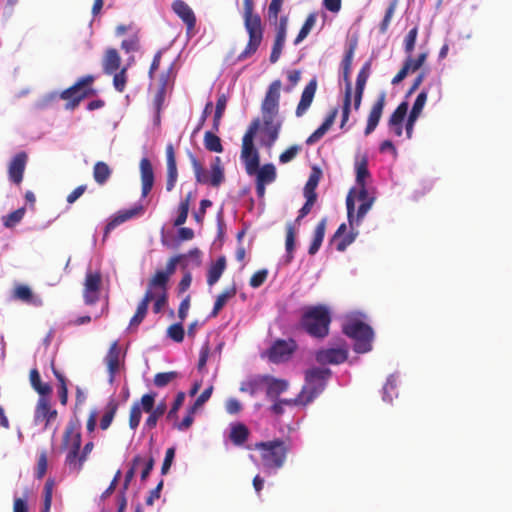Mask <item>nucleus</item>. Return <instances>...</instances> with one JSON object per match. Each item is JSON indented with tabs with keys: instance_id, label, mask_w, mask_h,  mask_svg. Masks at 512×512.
Listing matches in <instances>:
<instances>
[{
	"instance_id": "nucleus-1",
	"label": "nucleus",
	"mask_w": 512,
	"mask_h": 512,
	"mask_svg": "<svg viewBox=\"0 0 512 512\" xmlns=\"http://www.w3.org/2000/svg\"><path fill=\"white\" fill-rule=\"evenodd\" d=\"M292 448L293 442L289 436L254 444V449L260 453L264 469L273 471H277L285 465Z\"/></svg>"
},
{
	"instance_id": "nucleus-2",
	"label": "nucleus",
	"mask_w": 512,
	"mask_h": 512,
	"mask_svg": "<svg viewBox=\"0 0 512 512\" xmlns=\"http://www.w3.org/2000/svg\"><path fill=\"white\" fill-rule=\"evenodd\" d=\"M82 437L75 424L69 423L64 431L62 447L68 452L65 457V464L73 471L80 472L85 461L94 448L92 441L87 442L81 449Z\"/></svg>"
},
{
	"instance_id": "nucleus-3",
	"label": "nucleus",
	"mask_w": 512,
	"mask_h": 512,
	"mask_svg": "<svg viewBox=\"0 0 512 512\" xmlns=\"http://www.w3.org/2000/svg\"><path fill=\"white\" fill-rule=\"evenodd\" d=\"M243 9L244 27L249 38L244 50L237 57L238 61H244L252 57L260 47L264 37L261 17L253 13V0H243Z\"/></svg>"
},
{
	"instance_id": "nucleus-4",
	"label": "nucleus",
	"mask_w": 512,
	"mask_h": 512,
	"mask_svg": "<svg viewBox=\"0 0 512 512\" xmlns=\"http://www.w3.org/2000/svg\"><path fill=\"white\" fill-rule=\"evenodd\" d=\"M331 320L330 311L325 305L310 306L305 309L300 326L310 336L323 339L329 334Z\"/></svg>"
},
{
	"instance_id": "nucleus-5",
	"label": "nucleus",
	"mask_w": 512,
	"mask_h": 512,
	"mask_svg": "<svg viewBox=\"0 0 512 512\" xmlns=\"http://www.w3.org/2000/svg\"><path fill=\"white\" fill-rule=\"evenodd\" d=\"M343 333L352 338L354 350L357 353H366L372 349L373 330L358 318L348 319L342 326Z\"/></svg>"
},
{
	"instance_id": "nucleus-6",
	"label": "nucleus",
	"mask_w": 512,
	"mask_h": 512,
	"mask_svg": "<svg viewBox=\"0 0 512 512\" xmlns=\"http://www.w3.org/2000/svg\"><path fill=\"white\" fill-rule=\"evenodd\" d=\"M331 370L328 368L314 367L305 372V384L300 391V401L310 404L325 389Z\"/></svg>"
},
{
	"instance_id": "nucleus-7",
	"label": "nucleus",
	"mask_w": 512,
	"mask_h": 512,
	"mask_svg": "<svg viewBox=\"0 0 512 512\" xmlns=\"http://www.w3.org/2000/svg\"><path fill=\"white\" fill-rule=\"evenodd\" d=\"M95 81L93 75H85L79 78L71 87L60 93V98L66 101L65 108L74 110L82 100L94 96L96 90L92 87Z\"/></svg>"
},
{
	"instance_id": "nucleus-8",
	"label": "nucleus",
	"mask_w": 512,
	"mask_h": 512,
	"mask_svg": "<svg viewBox=\"0 0 512 512\" xmlns=\"http://www.w3.org/2000/svg\"><path fill=\"white\" fill-rule=\"evenodd\" d=\"M195 179L197 183L208 184L212 187H219L225 181V172L222 165L221 158L216 156L211 163L210 174L204 169L202 163L196 158L195 155L189 154Z\"/></svg>"
},
{
	"instance_id": "nucleus-9",
	"label": "nucleus",
	"mask_w": 512,
	"mask_h": 512,
	"mask_svg": "<svg viewBox=\"0 0 512 512\" xmlns=\"http://www.w3.org/2000/svg\"><path fill=\"white\" fill-rule=\"evenodd\" d=\"M260 121L254 119L242 138L241 159L248 175L252 176L260 164L259 153L254 147V137L259 129Z\"/></svg>"
},
{
	"instance_id": "nucleus-10",
	"label": "nucleus",
	"mask_w": 512,
	"mask_h": 512,
	"mask_svg": "<svg viewBox=\"0 0 512 512\" xmlns=\"http://www.w3.org/2000/svg\"><path fill=\"white\" fill-rule=\"evenodd\" d=\"M357 47V42L353 41L350 43L348 49L345 52L344 58L342 59L341 66L343 70V80L345 82V91L343 98V107H342V119L340 128H344L345 124L349 120V115L351 111V102H352V85L350 81V73L351 66L354 57V53Z\"/></svg>"
},
{
	"instance_id": "nucleus-11",
	"label": "nucleus",
	"mask_w": 512,
	"mask_h": 512,
	"mask_svg": "<svg viewBox=\"0 0 512 512\" xmlns=\"http://www.w3.org/2000/svg\"><path fill=\"white\" fill-rule=\"evenodd\" d=\"M282 83L280 80L273 81L265 95L261 105V112L264 124L270 123L271 119H275L279 112V99Z\"/></svg>"
},
{
	"instance_id": "nucleus-12",
	"label": "nucleus",
	"mask_w": 512,
	"mask_h": 512,
	"mask_svg": "<svg viewBox=\"0 0 512 512\" xmlns=\"http://www.w3.org/2000/svg\"><path fill=\"white\" fill-rule=\"evenodd\" d=\"M296 349L297 343L295 340L278 339L267 351V356L272 363H282L288 361Z\"/></svg>"
},
{
	"instance_id": "nucleus-13",
	"label": "nucleus",
	"mask_w": 512,
	"mask_h": 512,
	"mask_svg": "<svg viewBox=\"0 0 512 512\" xmlns=\"http://www.w3.org/2000/svg\"><path fill=\"white\" fill-rule=\"evenodd\" d=\"M348 358V347L344 341L336 348L318 350L315 354L316 361L321 365L344 363Z\"/></svg>"
},
{
	"instance_id": "nucleus-14",
	"label": "nucleus",
	"mask_w": 512,
	"mask_h": 512,
	"mask_svg": "<svg viewBox=\"0 0 512 512\" xmlns=\"http://www.w3.org/2000/svg\"><path fill=\"white\" fill-rule=\"evenodd\" d=\"M172 11L181 19L186 26V35L188 38L196 34V15L192 8L183 0H175L171 5Z\"/></svg>"
},
{
	"instance_id": "nucleus-15",
	"label": "nucleus",
	"mask_w": 512,
	"mask_h": 512,
	"mask_svg": "<svg viewBox=\"0 0 512 512\" xmlns=\"http://www.w3.org/2000/svg\"><path fill=\"white\" fill-rule=\"evenodd\" d=\"M355 189H350L348 192V195L346 197V208H347V217L348 221L351 227H353L354 224L359 225L367 212L371 209L374 200H368L360 203L356 213H355V203H354V196Z\"/></svg>"
},
{
	"instance_id": "nucleus-16",
	"label": "nucleus",
	"mask_w": 512,
	"mask_h": 512,
	"mask_svg": "<svg viewBox=\"0 0 512 512\" xmlns=\"http://www.w3.org/2000/svg\"><path fill=\"white\" fill-rule=\"evenodd\" d=\"M102 283L100 272H88L84 281L83 298L87 305L95 304L99 300Z\"/></svg>"
},
{
	"instance_id": "nucleus-17",
	"label": "nucleus",
	"mask_w": 512,
	"mask_h": 512,
	"mask_svg": "<svg viewBox=\"0 0 512 512\" xmlns=\"http://www.w3.org/2000/svg\"><path fill=\"white\" fill-rule=\"evenodd\" d=\"M144 295H150V302L153 301L152 310L155 314H158L167 305L168 286H157L148 281L147 290Z\"/></svg>"
},
{
	"instance_id": "nucleus-18",
	"label": "nucleus",
	"mask_w": 512,
	"mask_h": 512,
	"mask_svg": "<svg viewBox=\"0 0 512 512\" xmlns=\"http://www.w3.org/2000/svg\"><path fill=\"white\" fill-rule=\"evenodd\" d=\"M183 260L184 256H180V254L171 257L166 264L165 270H157L149 281H151L153 285L168 286L169 279L175 273L177 264H183Z\"/></svg>"
},
{
	"instance_id": "nucleus-19",
	"label": "nucleus",
	"mask_w": 512,
	"mask_h": 512,
	"mask_svg": "<svg viewBox=\"0 0 512 512\" xmlns=\"http://www.w3.org/2000/svg\"><path fill=\"white\" fill-rule=\"evenodd\" d=\"M27 160V154L25 152H19L10 161L8 175L13 183L19 185L22 182Z\"/></svg>"
},
{
	"instance_id": "nucleus-20",
	"label": "nucleus",
	"mask_w": 512,
	"mask_h": 512,
	"mask_svg": "<svg viewBox=\"0 0 512 512\" xmlns=\"http://www.w3.org/2000/svg\"><path fill=\"white\" fill-rule=\"evenodd\" d=\"M386 102V94L384 92H381L377 98V100L374 102L370 113L368 115L367 119V125L365 128V135L371 134L376 127L378 126V123L381 119L383 109Z\"/></svg>"
},
{
	"instance_id": "nucleus-21",
	"label": "nucleus",
	"mask_w": 512,
	"mask_h": 512,
	"mask_svg": "<svg viewBox=\"0 0 512 512\" xmlns=\"http://www.w3.org/2000/svg\"><path fill=\"white\" fill-rule=\"evenodd\" d=\"M57 410L51 407L48 397H40L35 408V421L45 422V427L57 418Z\"/></svg>"
},
{
	"instance_id": "nucleus-22",
	"label": "nucleus",
	"mask_w": 512,
	"mask_h": 512,
	"mask_svg": "<svg viewBox=\"0 0 512 512\" xmlns=\"http://www.w3.org/2000/svg\"><path fill=\"white\" fill-rule=\"evenodd\" d=\"M120 347L118 344V341H114L107 352V355L105 356V364L107 366V370L109 373V383L113 384L115 380V376L120 368Z\"/></svg>"
},
{
	"instance_id": "nucleus-23",
	"label": "nucleus",
	"mask_w": 512,
	"mask_h": 512,
	"mask_svg": "<svg viewBox=\"0 0 512 512\" xmlns=\"http://www.w3.org/2000/svg\"><path fill=\"white\" fill-rule=\"evenodd\" d=\"M144 209L141 205H136L127 210L119 211L105 226L104 235L107 236L118 225L143 214Z\"/></svg>"
},
{
	"instance_id": "nucleus-24",
	"label": "nucleus",
	"mask_w": 512,
	"mask_h": 512,
	"mask_svg": "<svg viewBox=\"0 0 512 512\" xmlns=\"http://www.w3.org/2000/svg\"><path fill=\"white\" fill-rule=\"evenodd\" d=\"M166 163H167V178H166V190L172 191L176 185L178 179L177 163L175 157V151L172 144L166 146Z\"/></svg>"
},
{
	"instance_id": "nucleus-25",
	"label": "nucleus",
	"mask_w": 512,
	"mask_h": 512,
	"mask_svg": "<svg viewBox=\"0 0 512 512\" xmlns=\"http://www.w3.org/2000/svg\"><path fill=\"white\" fill-rule=\"evenodd\" d=\"M140 174H141V184L142 197H146L153 188L154 184V172L153 167L148 158H142L140 161Z\"/></svg>"
},
{
	"instance_id": "nucleus-26",
	"label": "nucleus",
	"mask_w": 512,
	"mask_h": 512,
	"mask_svg": "<svg viewBox=\"0 0 512 512\" xmlns=\"http://www.w3.org/2000/svg\"><path fill=\"white\" fill-rule=\"evenodd\" d=\"M316 89H317V80L315 78H313L305 86V88L301 94V99L297 105L296 112H295L297 117H301L308 110V108L310 107V105L312 104V101L314 99Z\"/></svg>"
},
{
	"instance_id": "nucleus-27",
	"label": "nucleus",
	"mask_w": 512,
	"mask_h": 512,
	"mask_svg": "<svg viewBox=\"0 0 512 512\" xmlns=\"http://www.w3.org/2000/svg\"><path fill=\"white\" fill-rule=\"evenodd\" d=\"M266 396L270 400H276L278 396L288 389L289 383L284 379H278L270 375H264Z\"/></svg>"
},
{
	"instance_id": "nucleus-28",
	"label": "nucleus",
	"mask_w": 512,
	"mask_h": 512,
	"mask_svg": "<svg viewBox=\"0 0 512 512\" xmlns=\"http://www.w3.org/2000/svg\"><path fill=\"white\" fill-rule=\"evenodd\" d=\"M408 103L406 101L401 102L394 112L391 114L388 120V126L393 130L394 134L398 137L403 134V121L407 115Z\"/></svg>"
},
{
	"instance_id": "nucleus-29",
	"label": "nucleus",
	"mask_w": 512,
	"mask_h": 512,
	"mask_svg": "<svg viewBox=\"0 0 512 512\" xmlns=\"http://www.w3.org/2000/svg\"><path fill=\"white\" fill-rule=\"evenodd\" d=\"M121 65V57L117 49L108 48L102 59V68L105 74L112 75L117 72Z\"/></svg>"
},
{
	"instance_id": "nucleus-30",
	"label": "nucleus",
	"mask_w": 512,
	"mask_h": 512,
	"mask_svg": "<svg viewBox=\"0 0 512 512\" xmlns=\"http://www.w3.org/2000/svg\"><path fill=\"white\" fill-rule=\"evenodd\" d=\"M237 294V287L235 284L224 289L216 298L213 309L209 314L210 318H215L219 315L220 311L227 304V302L234 298Z\"/></svg>"
},
{
	"instance_id": "nucleus-31",
	"label": "nucleus",
	"mask_w": 512,
	"mask_h": 512,
	"mask_svg": "<svg viewBox=\"0 0 512 512\" xmlns=\"http://www.w3.org/2000/svg\"><path fill=\"white\" fill-rule=\"evenodd\" d=\"M326 225V218L321 219L316 225L315 230L313 232V239L308 249V253L310 255H315L319 251L325 236Z\"/></svg>"
},
{
	"instance_id": "nucleus-32",
	"label": "nucleus",
	"mask_w": 512,
	"mask_h": 512,
	"mask_svg": "<svg viewBox=\"0 0 512 512\" xmlns=\"http://www.w3.org/2000/svg\"><path fill=\"white\" fill-rule=\"evenodd\" d=\"M226 269V258L225 256H220L217 260L211 264L207 273V284L209 286H213L216 284L221 278L223 272Z\"/></svg>"
},
{
	"instance_id": "nucleus-33",
	"label": "nucleus",
	"mask_w": 512,
	"mask_h": 512,
	"mask_svg": "<svg viewBox=\"0 0 512 512\" xmlns=\"http://www.w3.org/2000/svg\"><path fill=\"white\" fill-rule=\"evenodd\" d=\"M149 303L150 295H144L137 306L135 314L130 319L129 329L137 328L142 323L147 315Z\"/></svg>"
},
{
	"instance_id": "nucleus-34",
	"label": "nucleus",
	"mask_w": 512,
	"mask_h": 512,
	"mask_svg": "<svg viewBox=\"0 0 512 512\" xmlns=\"http://www.w3.org/2000/svg\"><path fill=\"white\" fill-rule=\"evenodd\" d=\"M112 175V169L104 161H97L93 166V178L94 181L102 186L110 179Z\"/></svg>"
},
{
	"instance_id": "nucleus-35",
	"label": "nucleus",
	"mask_w": 512,
	"mask_h": 512,
	"mask_svg": "<svg viewBox=\"0 0 512 512\" xmlns=\"http://www.w3.org/2000/svg\"><path fill=\"white\" fill-rule=\"evenodd\" d=\"M322 177V170L314 166L312 167L309 178L304 186L303 194L304 196H311L317 198L316 188L319 184V181Z\"/></svg>"
},
{
	"instance_id": "nucleus-36",
	"label": "nucleus",
	"mask_w": 512,
	"mask_h": 512,
	"mask_svg": "<svg viewBox=\"0 0 512 512\" xmlns=\"http://www.w3.org/2000/svg\"><path fill=\"white\" fill-rule=\"evenodd\" d=\"M295 239H296V231L294 226L291 223L286 225V238H285V264H290L294 259V251H295Z\"/></svg>"
},
{
	"instance_id": "nucleus-37",
	"label": "nucleus",
	"mask_w": 512,
	"mask_h": 512,
	"mask_svg": "<svg viewBox=\"0 0 512 512\" xmlns=\"http://www.w3.org/2000/svg\"><path fill=\"white\" fill-rule=\"evenodd\" d=\"M14 298L33 305H40L41 300L33 295L32 290L27 285H18L13 292Z\"/></svg>"
},
{
	"instance_id": "nucleus-38",
	"label": "nucleus",
	"mask_w": 512,
	"mask_h": 512,
	"mask_svg": "<svg viewBox=\"0 0 512 512\" xmlns=\"http://www.w3.org/2000/svg\"><path fill=\"white\" fill-rule=\"evenodd\" d=\"M248 437L249 430L244 424L238 423L231 427L229 438L234 445H243L247 441Z\"/></svg>"
},
{
	"instance_id": "nucleus-39",
	"label": "nucleus",
	"mask_w": 512,
	"mask_h": 512,
	"mask_svg": "<svg viewBox=\"0 0 512 512\" xmlns=\"http://www.w3.org/2000/svg\"><path fill=\"white\" fill-rule=\"evenodd\" d=\"M256 175V180L265 184H270L276 179V169L271 163L265 164L262 167H257V171L253 174Z\"/></svg>"
},
{
	"instance_id": "nucleus-40",
	"label": "nucleus",
	"mask_w": 512,
	"mask_h": 512,
	"mask_svg": "<svg viewBox=\"0 0 512 512\" xmlns=\"http://www.w3.org/2000/svg\"><path fill=\"white\" fill-rule=\"evenodd\" d=\"M30 381L32 387L39 393L40 397H46L51 393V386L41 382L40 374L36 369L31 370Z\"/></svg>"
},
{
	"instance_id": "nucleus-41",
	"label": "nucleus",
	"mask_w": 512,
	"mask_h": 512,
	"mask_svg": "<svg viewBox=\"0 0 512 512\" xmlns=\"http://www.w3.org/2000/svg\"><path fill=\"white\" fill-rule=\"evenodd\" d=\"M263 385L264 375H259L242 382L239 390L241 392L249 393L251 396H253L261 389Z\"/></svg>"
},
{
	"instance_id": "nucleus-42",
	"label": "nucleus",
	"mask_w": 512,
	"mask_h": 512,
	"mask_svg": "<svg viewBox=\"0 0 512 512\" xmlns=\"http://www.w3.org/2000/svg\"><path fill=\"white\" fill-rule=\"evenodd\" d=\"M167 406L165 401H161L158 405L149 412V416L145 421V427L153 429L156 427L158 419L164 415Z\"/></svg>"
},
{
	"instance_id": "nucleus-43",
	"label": "nucleus",
	"mask_w": 512,
	"mask_h": 512,
	"mask_svg": "<svg viewBox=\"0 0 512 512\" xmlns=\"http://www.w3.org/2000/svg\"><path fill=\"white\" fill-rule=\"evenodd\" d=\"M282 122L279 120L271 119L270 123L264 124V130L268 137L267 146L271 147L278 139Z\"/></svg>"
},
{
	"instance_id": "nucleus-44",
	"label": "nucleus",
	"mask_w": 512,
	"mask_h": 512,
	"mask_svg": "<svg viewBox=\"0 0 512 512\" xmlns=\"http://www.w3.org/2000/svg\"><path fill=\"white\" fill-rule=\"evenodd\" d=\"M204 146L210 152H223V146L220 137L211 131H206L204 134Z\"/></svg>"
},
{
	"instance_id": "nucleus-45",
	"label": "nucleus",
	"mask_w": 512,
	"mask_h": 512,
	"mask_svg": "<svg viewBox=\"0 0 512 512\" xmlns=\"http://www.w3.org/2000/svg\"><path fill=\"white\" fill-rule=\"evenodd\" d=\"M355 170L356 184L366 185V179L370 177V172L368 170V160L366 157H363L360 161L355 163Z\"/></svg>"
},
{
	"instance_id": "nucleus-46",
	"label": "nucleus",
	"mask_w": 512,
	"mask_h": 512,
	"mask_svg": "<svg viewBox=\"0 0 512 512\" xmlns=\"http://www.w3.org/2000/svg\"><path fill=\"white\" fill-rule=\"evenodd\" d=\"M52 371H53L54 376L56 377V379L59 382L58 394H59L60 403L65 406L68 401V388H67L66 378L62 373H60L55 368L54 364H52Z\"/></svg>"
},
{
	"instance_id": "nucleus-47",
	"label": "nucleus",
	"mask_w": 512,
	"mask_h": 512,
	"mask_svg": "<svg viewBox=\"0 0 512 512\" xmlns=\"http://www.w3.org/2000/svg\"><path fill=\"white\" fill-rule=\"evenodd\" d=\"M316 23V14L311 13L307 16L304 24L302 25L298 35L294 40V44L298 45L301 43L311 32Z\"/></svg>"
},
{
	"instance_id": "nucleus-48",
	"label": "nucleus",
	"mask_w": 512,
	"mask_h": 512,
	"mask_svg": "<svg viewBox=\"0 0 512 512\" xmlns=\"http://www.w3.org/2000/svg\"><path fill=\"white\" fill-rule=\"evenodd\" d=\"M397 4H398L397 0H392L389 3V5H388V7H387V9L385 11L384 18L381 21V23L379 24V32L381 34H385L388 31V28L390 26L391 20H392V18L394 16L396 8H397Z\"/></svg>"
},
{
	"instance_id": "nucleus-49",
	"label": "nucleus",
	"mask_w": 512,
	"mask_h": 512,
	"mask_svg": "<svg viewBox=\"0 0 512 512\" xmlns=\"http://www.w3.org/2000/svg\"><path fill=\"white\" fill-rule=\"evenodd\" d=\"M190 199L191 194L189 193L186 198L180 202L178 207V215L174 221L175 226H181L186 222L190 207Z\"/></svg>"
},
{
	"instance_id": "nucleus-50",
	"label": "nucleus",
	"mask_w": 512,
	"mask_h": 512,
	"mask_svg": "<svg viewBox=\"0 0 512 512\" xmlns=\"http://www.w3.org/2000/svg\"><path fill=\"white\" fill-rule=\"evenodd\" d=\"M285 40H286V35H281V34L275 35L274 43L272 46V51L270 54V62L271 63H276L279 60L282 50H283V47H284V44H285Z\"/></svg>"
},
{
	"instance_id": "nucleus-51",
	"label": "nucleus",
	"mask_w": 512,
	"mask_h": 512,
	"mask_svg": "<svg viewBox=\"0 0 512 512\" xmlns=\"http://www.w3.org/2000/svg\"><path fill=\"white\" fill-rule=\"evenodd\" d=\"M116 411H117V404L115 402L111 401L107 405L106 411L100 420V428L102 430H106L109 428V426L111 425V423L114 419Z\"/></svg>"
},
{
	"instance_id": "nucleus-52",
	"label": "nucleus",
	"mask_w": 512,
	"mask_h": 512,
	"mask_svg": "<svg viewBox=\"0 0 512 512\" xmlns=\"http://www.w3.org/2000/svg\"><path fill=\"white\" fill-rule=\"evenodd\" d=\"M180 256H184L183 268H186L190 262L196 267L201 265L202 252L198 248H193L188 253L180 254Z\"/></svg>"
},
{
	"instance_id": "nucleus-53",
	"label": "nucleus",
	"mask_w": 512,
	"mask_h": 512,
	"mask_svg": "<svg viewBox=\"0 0 512 512\" xmlns=\"http://www.w3.org/2000/svg\"><path fill=\"white\" fill-rule=\"evenodd\" d=\"M177 377L178 372L176 371L157 373L154 376V385L159 388L165 387Z\"/></svg>"
},
{
	"instance_id": "nucleus-54",
	"label": "nucleus",
	"mask_w": 512,
	"mask_h": 512,
	"mask_svg": "<svg viewBox=\"0 0 512 512\" xmlns=\"http://www.w3.org/2000/svg\"><path fill=\"white\" fill-rule=\"evenodd\" d=\"M54 480L49 478L44 485V502L42 512H49L52 504Z\"/></svg>"
},
{
	"instance_id": "nucleus-55",
	"label": "nucleus",
	"mask_w": 512,
	"mask_h": 512,
	"mask_svg": "<svg viewBox=\"0 0 512 512\" xmlns=\"http://www.w3.org/2000/svg\"><path fill=\"white\" fill-rule=\"evenodd\" d=\"M113 74V86L116 91L122 93L125 90L127 83V67H123Z\"/></svg>"
},
{
	"instance_id": "nucleus-56",
	"label": "nucleus",
	"mask_w": 512,
	"mask_h": 512,
	"mask_svg": "<svg viewBox=\"0 0 512 512\" xmlns=\"http://www.w3.org/2000/svg\"><path fill=\"white\" fill-rule=\"evenodd\" d=\"M142 461V457L140 455H136L133 460H132V466L131 468L126 472L125 474V478H124V482H123V486H122V489L120 491V494L122 492H124V494L126 493V491L128 490L129 488V485L132 481V479L134 478L135 476V470H136V466Z\"/></svg>"
},
{
	"instance_id": "nucleus-57",
	"label": "nucleus",
	"mask_w": 512,
	"mask_h": 512,
	"mask_svg": "<svg viewBox=\"0 0 512 512\" xmlns=\"http://www.w3.org/2000/svg\"><path fill=\"white\" fill-rule=\"evenodd\" d=\"M167 335L170 339L177 343L184 340L185 331L181 322L172 324L167 329Z\"/></svg>"
},
{
	"instance_id": "nucleus-58",
	"label": "nucleus",
	"mask_w": 512,
	"mask_h": 512,
	"mask_svg": "<svg viewBox=\"0 0 512 512\" xmlns=\"http://www.w3.org/2000/svg\"><path fill=\"white\" fill-rule=\"evenodd\" d=\"M357 235H358V232H355L352 228L351 231L344 234L340 239L335 241L337 251H339V252L345 251L346 248L355 241Z\"/></svg>"
},
{
	"instance_id": "nucleus-59",
	"label": "nucleus",
	"mask_w": 512,
	"mask_h": 512,
	"mask_svg": "<svg viewBox=\"0 0 512 512\" xmlns=\"http://www.w3.org/2000/svg\"><path fill=\"white\" fill-rule=\"evenodd\" d=\"M397 383L393 375L387 378L386 383L383 386V399L384 401L391 402L393 396L396 395Z\"/></svg>"
},
{
	"instance_id": "nucleus-60",
	"label": "nucleus",
	"mask_w": 512,
	"mask_h": 512,
	"mask_svg": "<svg viewBox=\"0 0 512 512\" xmlns=\"http://www.w3.org/2000/svg\"><path fill=\"white\" fill-rule=\"evenodd\" d=\"M370 67L371 63L370 61H368L363 65L361 70L358 72L355 90L364 91L366 82L369 77Z\"/></svg>"
},
{
	"instance_id": "nucleus-61",
	"label": "nucleus",
	"mask_w": 512,
	"mask_h": 512,
	"mask_svg": "<svg viewBox=\"0 0 512 512\" xmlns=\"http://www.w3.org/2000/svg\"><path fill=\"white\" fill-rule=\"evenodd\" d=\"M25 211V207H21L9 213L6 217H4V225L9 228L14 227L23 219Z\"/></svg>"
},
{
	"instance_id": "nucleus-62",
	"label": "nucleus",
	"mask_w": 512,
	"mask_h": 512,
	"mask_svg": "<svg viewBox=\"0 0 512 512\" xmlns=\"http://www.w3.org/2000/svg\"><path fill=\"white\" fill-rule=\"evenodd\" d=\"M142 417V410L139 402H135L130 409L129 426L132 430H136L139 426Z\"/></svg>"
},
{
	"instance_id": "nucleus-63",
	"label": "nucleus",
	"mask_w": 512,
	"mask_h": 512,
	"mask_svg": "<svg viewBox=\"0 0 512 512\" xmlns=\"http://www.w3.org/2000/svg\"><path fill=\"white\" fill-rule=\"evenodd\" d=\"M417 35H418V28L414 27L411 30H409V32L407 33V35L405 37L404 49L408 55H411L415 48Z\"/></svg>"
},
{
	"instance_id": "nucleus-64",
	"label": "nucleus",
	"mask_w": 512,
	"mask_h": 512,
	"mask_svg": "<svg viewBox=\"0 0 512 512\" xmlns=\"http://www.w3.org/2000/svg\"><path fill=\"white\" fill-rule=\"evenodd\" d=\"M427 91L423 90L421 91L418 96L416 97V100L412 106V109L410 111L411 114L413 115H416V116H420V114L422 113V110L425 106V103L427 101Z\"/></svg>"
}]
</instances>
